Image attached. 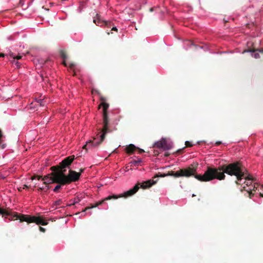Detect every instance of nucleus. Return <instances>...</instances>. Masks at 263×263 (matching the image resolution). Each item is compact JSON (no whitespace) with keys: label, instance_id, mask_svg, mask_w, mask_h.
Listing matches in <instances>:
<instances>
[{"label":"nucleus","instance_id":"nucleus-1","mask_svg":"<svg viewBox=\"0 0 263 263\" xmlns=\"http://www.w3.org/2000/svg\"><path fill=\"white\" fill-rule=\"evenodd\" d=\"M225 173L230 176H236V184H240L239 182L242 178L245 179L244 183L246 187H250L253 184L254 178L248 174L245 167L239 161L220 165L217 168L208 167L203 175L196 176L195 178L201 182H208L215 179L221 180L225 179Z\"/></svg>","mask_w":263,"mask_h":263},{"label":"nucleus","instance_id":"nucleus-2","mask_svg":"<svg viewBox=\"0 0 263 263\" xmlns=\"http://www.w3.org/2000/svg\"><path fill=\"white\" fill-rule=\"evenodd\" d=\"M74 159V156L71 155L63 159L59 165L50 167V170L52 171L51 175L53 176L50 179L52 180V182H56V183L61 184H66L79 180L81 176V173H78L75 171L69 170L68 175H65L66 168H69Z\"/></svg>","mask_w":263,"mask_h":263},{"label":"nucleus","instance_id":"nucleus-3","mask_svg":"<svg viewBox=\"0 0 263 263\" xmlns=\"http://www.w3.org/2000/svg\"><path fill=\"white\" fill-rule=\"evenodd\" d=\"M157 180H149L146 181L142 182V183H137L136 184L132 189L129 190L123 193V194H121L119 195H112L111 196H108V197L105 198L101 201H98L96 202L95 204H91L90 206H87L83 210H82V212H85L88 210L97 207L100 205H101L103 203H104L105 201L111 200V199H117L119 198L124 197L127 198L130 197L134 194H135L141 187L142 189H146L151 186L152 185L155 184L157 182Z\"/></svg>","mask_w":263,"mask_h":263},{"label":"nucleus","instance_id":"nucleus-4","mask_svg":"<svg viewBox=\"0 0 263 263\" xmlns=\"http://www.w3.org/2000/svg\"><path fill=\"white\" fill-rule=\"evenodd\" d=\"M0 214L3 215V216H11V218L12 219L13 217H16V219H19L21 222L26 221L28 223L33 222L35 223L36 224H41L43 226H46L48 224V222L44 219L42 216H31L29 215H17L15 214L12 217L11 212L1 208H0Z\"/></svg>","mask_w":263,"mask_h":263},{"label":"nucleus","instance_id":"nucleus-5","mask_svg":"<svg viewBox=\"0 0 263 263\" xmlns=\"http://www.w3.org/2000/svg\"><path fill=\"white\" fill-rule=\"evenodd\" d=\"M196 168L194 167L192 165L187 168L180 169L176 172L171 171L169 172L167 174L159 173L154 177V178H158L159 177H164L168 176H173L175 178L180 177H190L191 176H194L195 178L196 176L200 175V174H196Z\"/></svg>","mask_w":263,"mask_h":263},{"label":"nucleus","instance_id":"nucleus-6","mask_svg":"<svg viewBox=\"0 0 263 263\" xmlns=\"http://www.w3.org/2000/svg\"><path fill=\"white\" fill-rule=\"evenodd\" d=\"M101 100L102 101L101 104L99 105V108L101 106L103 107V128L102 129V133L101 134L100 137L101 138V140L103 141L105 138V135L107 133H109L111 130L108 128V123H109V119L107 115V110L109 107V104L106 103L105 101L106 100L105 98L104 97L101 98Z\"/></svg>","mask_w":263,"mask_h":263},{"label":"nucleus","instance_id":"nucleus-7","mask_svg":"<svg viewBox=\"0 0 263 263\" xmlns=\"http://www.w3.org/2000/svg\"><path fill=\"white\" fill-rule=\"evenodd\" d=\"M101 133L102 130L98 134V135L100 138V142L96 141L95 139H93V140H89L86 142V144L83 146V148L87 150L88 148H90V147H95L99 145L103 141L101 140V138L100 137Z\"/></svg>","mask_w":263,"mask_h":263},{"label":"nucleus","instance_id":"nucleus-8","mask_svg":"<svg viewBox=\"0 0 263 263\" xmlns=\"http://www.w3.org/2000/svg\"><path fill=\"white\" fill-rule=\"evenodd\" d=\"M93 22L95 24H96L97 26H102L103 25L105 26H109L111 24V22H107L105 21H103L101 19L100 16L97 14L96 17H95L93 18Z\"/></svg>","mask_w":263,"mask_h":263},{"label":"nucleus","instance_id":"nucleus-9","mask_svg":"<svg viewBox=\"0 0 263 263\" xmlns=\"http://www.w3.org/2000/svg\"><path fill=\"white\" fill-rule=\"evenodd\" d=\"M163 148L165 150L170 149L172 147L171 143H168L165 139H162Z\"/></svg>","mask_w":263,"mask_h":263},{"label":"nucleus","instance_id":"nucleus-10","mask_svg":"<svg viewBox=\"0 0 263 263\" xmlns=\"http://www.w3.org/2000/svg\"><path fill=\"white\" fill-rule=\"evenodd\" d=\"M137 149L134 144H129L126 147V152L128 154H132Z\"/></svg>","mask_w":263,"mask_h":263},{"label":"nucleus","instance_id":"nucleus-11","mask_svg":"<svg viewBox=\"0 0 263 263\" xmlns=\"http://www.w3.org/2000/svg\"><path fill=\"white\" fill-rule=\"evenodd\" d=\"M243 191H246L248 193V197L250 198H252V196H253L254 194L252 193V189H246V187L244 186L243 187V189L240 190L241 192H243Z\"/></svg>","mask_w":263,"mask_h":263},{"label":"nucleus","instance_id":"nucleus-12","mask_svg":"<svg viewBox=\"0 0 263 263\" xmlns=\"http://www.w3.org/2000/svg\"><path fill=\"white\" fill-rule=\"evenodd\" d=\"M256 51H259V52L263 53V48H249L247 50L244 51V52H255Z\"/></svg>","mask_w":263,"mask_h":263},{"label":"nucleus","instance_id":"nucleus-13","mask_svg":"<svg viewBox=\"0 0 263 263\" xmlns=\"http://www.w3.org/2000/svg\"><path fill=\"white\" fill-rule=\"evenodd\" d=\"M22 58V56L21 55H18L17 56H15V58H14V60H13L12 62L15 63V65H17V67H20L19 63L16 61V60H18L20 59H21Z\"/></svg>","mask_w":263,"mask_h":263},{"label":"nucleus","instance_id":"nucleus-14","mask_svg":"<svg viewBox=\"0 0 263 263\" xmlns=\"http://www.w3.org/2000/svg\"><path fill=\"white\" fill-rule=\"evenodd\" d=\"M36 102L40 106H44L46 102V100L44 99H38Z\"/></svg>","mask_w":263,"mask_h":263},{"label":"nucleus","instance_id":"nucleus-15","mask_svg":"<svg viewBox=\"0 0 263 263\" xmlns=\"http://www.w3.org/2000/svg\"><path fill=\"white\" fill-rule=\"evenodd\" d=\"M155 146L157 148H163V143H162V139L159 141L155 143Z\"/></svg>","mask_w":263,"mask_h":263},{"label":"nucleus","instance_id":"nucleus-16","mask_svg":"<svg viewBox=\"0 0 263 263\" xmlns=\"http://www.w3.org/2000/svg\"><path fill=\"white\" fill-rule=\"evenodd\" d=\"M60 56L62 57V59H63L64 60H66L67 58V54L66 52L64 50H61L60 51Z\"/></svg>","mask_w":263,"mask_h":263},{"label":"nucleus","instance_id":"nucleus-17","mask_svg":"<svg viewBox=\"0 0 263 263\" xmlns=\"http://www.w3.org/2000/svg\"><path fill=\"white\" fill-rule=\"evenodd\" d=\"M53 176L51 175V173L49 174H48L45 176H44L43 177H42V180L43 181H46L47 180H51V178Z\"/></svg>","mask_w":263,"mask_h":263},{"label":"nucleus","instance_id":"nucleus-18","mask_svg":"<svg viewBox=\"0 0 263 263\" xmlns=\"http://www.w3.org/2000/svg\"><path fill=\"white\" fill-rule=\"evenodd\" d=\"M59 184L57 185L54 189H53V191L54 192H58L59 190L61 188L62 185L61 184L58 183Z\"/></svg>","mask_w":263,"mask_h":263},{"label":"nucleus","instance_id":"nucleus-19","mask_svg":"<svg viewBox=\"0 0 263 263\" xmlns=\"http://www.w3.org/2000/svg\"><path fill=\"white\" fill-rule=\"evenodd\" d=\"M41 178L42 179V177L41 176H40V175H34V176H32L31 178V180H34L35 179H37L38 180H40Z\"/></svg>","mask_w":263,"mask_h":263},{"label":"nucleus","instance_id":"nucleus-20","mask_svg":"<svg viewBox=\"0 0 263 263\" xmlns=\"http://www.w3.org/2000/svg\"><path fill=\"white\" fill-rule=\"evenodd\" d=\"M80 201V200L79 199H78V198H74L73 202L71 203V204H69L68 205L70 206V205H74L76 203L79 202Z\"/></svg>","mask_w":263,"mask_h":263},{"label":"nucleus","instance_id":"nucleus-21","mask_svg":"<svg viewBox=\"0 0 263 263\" xmlns=\"http://www.w3.org/2000/svg\"><path fill=\"white\" fill-rule=\"evenodd\" d=\"M52 180H45V181H44V182L43 183L45 185H48L50 183H52Z\"/></svg>","mask_w":263,"mask_h":263},{"label":"nucleus","instance_id":"nucleus-22","mask_svg":"<svg viewBox=\"0 0 263 263\" xmlns=\"http://www.w3.org/2000/svg\"><path fill=\"white\" fill-rule=\"evenodd\" d=\"M61 203H62V200L59 199L54 202V204L57 205H59L61 204Z\"/></svg>","mask_w":263,"mask_h":263},{"label":"nucleus","instance_id":"nucleus-23","mask_svg":"<svg viewBox=\"0 0 263 263\" xmlns=\"http://www.w3.org/2000/svg\"><path fill=\"white\" fill-rule=\"evenodd\" d=\"M258 186V185L257 184L256 185L255 184H254L253 185H252L253 189H252V191L257 190Z\"/></svg>","mask_w":263,"mask_h":263},{"label":"nucleus","instance_id":"nucleus-24","mask_svg":"<svg viewBox=\"0 0 263 263\" xmlns=\"http://www.w3.org/2000/svg\"><path fill=\"white\" fill-rule=\"evenodd\" d=\"M185 144L186 147H192L193 145L189 141H186Z\"/></svg>","mask_w":263,"mask_h":263},{"label":"nucleus","instance_id":"nucleus-25","mask_svg":"<svg viewBox=\"0 0 263 263\" xmlns=\"http://www.w3.org/2000/svg\"><path fill=\"white\" fill-rule=\"evenodd\" d=\"M142 162V160H141V159H138V160H137V161H134L133 163H134L135 164H139V163H140V162Z\"/></svg>","mask_w":263,"mask_h":263},{"label":"nucleus","instance_id":"nucleus-26","mask_svg":"<svg viewBox=\"0 0 263 263\" xmlns=\"http://www.w3.org/2000/svg\"><path fill=\"white\" fill-rule=\"evenodd\" d=\"M254 57L255 58V59H258L260 58V55H259V54L258 53H254Z\"/></svg>","mask_w":263,"mask_h":263},{"label":"nucleus","instance_id":"nucleus-27","mask_svg":"<svg viewBox=\"0 0 263 263\" xmlns=\"http://www.w3.org/2000/svg\"><path fill=\"white\" fill-rule=\"evenodd\" d=\"M186 43L187 45H193L195 46L193 43L190 41H187Z\"/></svg>","mask_w":263,"mask_h":263},{"label":"nucleus","instance_id":"nucleus-28","mask_svg":"<svg viewBox=\"0 0 263 263\" xmlns=\"http://www.w3.org/2000/svg\"><path fill=\"white\" fill-rule=\"evenodd\" d=\"M9 55L10 57L13 58V60H14V58H15V55H14V53L13 52H10L9 53Z\"/></svg>","mask_w":263,"mask_h":263},{"label":"nucleus","instance_id":"nucleus-29","mask_svg":"<svg viewBox=\"0 0 263 263\" xmlns=\"http://www.w3.org/2000/svg\"><path fill=\"white\" fill-rule=\"evenodd\" d=\"M39 229L42 232H45V229L43 228V227H39Z\"/></svg>","mask_w":263,"mask_h":263},{"label":"nucleus","instance_id":"nucleus-30","mask_svg":"<svg viewBox=\"0 0 263 263\" xmlns=\"http://www.w3.org/2000/svg\"><path fill=\"white\" fill-rule=\"evenodd\" d=\"M137 149H138L139 153H140V154L144 152L143 149H140L139 148H137Z\"/></svg>","mask_w":263,"mask_h":263},{"label":"nucleus","instance_id":"nucleus-31","mask_svg":"<svg viewBox=\"0 0 263 263\" xmlns=\"http://www.w3.org/2000/svg\"><path fill=\"white\" fill-rule=\"evenodd\" d=\"M45 190V188H44V187H43V186H42V187H39V188H38V189H37V190H38L39 191H43V190Z\"/></svg>","mask_w":263,"mask_h":263},{"label":"nucleus","instance_id":"nucleus-32","mask_svg":"<svg viewBox=\"0 0 263 263\" xmlns=\"http://www.w3.org/2000/svg\"><path fill=\"white\" fill-rule=\"evenodd\" d=\"M45 189V191H47L49 189V186L48 185H46L45 187H44Z\"/></svg>","mask_w":263,"mask_h":263},{"label":"nucleus","instance_id":"nucleus-33","mask_svg":"<svg viewBox=\"0 0 263 263\" xmlns=\"http://www.w3.org/2000/svg\"><path fill=\"white\" fill-rule=\"evenodd\" d=\"M220 144H221V142H220V141H217V142L215 143V145H220Z\"/></svg>","mask_w":263,"mask_h":263},{"label":"nucleus","instance_id":"nucleus-34","mask_svg":"<svg viewBox=\"0 0 263 263\" xmlns=\"http://www.w3.org/2000/svg\"><path fill=\"white\" fill-rule=\"evenodd\" d=\"M26 188H29V186L27 185L26 184H24L23 187V189H26Z\"/></svg>","mask_w":263,"mask_h":263},{"label":"nucleus","instance_id":"nucleus-35","mask_svg":"<svg viewBox=\"0 0 263 263\" xmlns=\"http://www.w3.org/2000/svg\"><path fill=\"white\" fill-rule=\"evenodd\" d=\"M84 168H81L80 170V172L79 173H81V174L84 172Z\"/></svg>","mask_w":263,"mask_h":263},{"label":"nucleus","instance_id":"nucleus-36","mask_svg":"<svg viewBox=\"0 0 263 263\" xmlns=\"http://www.w3.org/2000/svg\"><path fill=\"white\" fill-rule=\"evenodd\" d=\"M111 30H113V31H117V29L116 27H113L112 29H111Z\"/></svg>","mask_w":263,"mask_h":263},{"label":"nucleus","instance_id":"nucleus-37","mask_svg":"<svg viewBox=\"0 0 263 263\" xmlns=\"http://www.w3.org/2000/svg\"><path fill=\"white\" fill-rule=\"evenodd\" d=\"M5 54L4 53H0V58L1 57H5Z\"/></svg>","mask_w":263,"mask_h":263},{"label":"nucleus","instance_id":"nucleus-38","mask_svg":"<svg viewBox=\"0 0 263 263\" xmlns=\"http://www.w3.org/2000/svg\"><path fill=\"white\" fill-rule=\"evenodd\" d=\"M2 137H3V135H2V131L0 129V138H2Z\"/></svg>","mask_w":263,"mask_h":263},{"label":"nucleus","instance_id":"nucleus-39","mask_svg":"<svg viewBox=\"0 0 263 263\" xmlns=\"http://www.w3.org/2000/svg\"><path fill=\"white\" fill-rule=\"evenodd\" d=\"M259 195L260 197H263V193H262L261 192L259 193Z\"/></svg>","mask_w":263,"mask_h":263},{"label":"nucleus","instance_id":"nucleus-40","mask_svg":"<svg viewBox=\"0 0 263 263\" xmlns=\"http://www.w3.org/2000/svg\"><path fill=\"white\" fill-rule=\"evenodd\" d=\"M182 151V149H180L177 151V153H179Z\"/></svg>","mask_w":263,"mask_h":263},{"label":"nucleus","instance_id":"nucleus-41","mask_svg":"<svg viewBox=\"0 0 263 263\" xmlns=\"http://www.w3.org/2000/svg\"><path fill=\"white\" fill-rule=\"evenodd\" d=\"M252 185H253V184L251 186H250V187H248V189H253Z\"/></svg>","mask_w":263,"mask_h":263},{"label":"nucleus","instance_id":"nucleus-42","mask_svg":"<svg viewBox=\"0 0 263 263\" xmlns=\"http://www.w3.org/2000/svg\"><path fill=\"white\" fill-rule=\"evenodd\" d=\"M63 64L65 65V66H66V62L65 61H63Z\"/></svg>","mask_w":263,"mask_h":263},{"label":"nucleus","instance_id":"nucleus-43","mask_svg":"<svg viewBox=\"0 0 263 263\" xmlns=\"http://www.w3.org/2000/svg\"><path fill=\"white\" fill-rule=\"evenodd\" d=\"M18 191L21 192L22 191V189L21 187H20L19 189H18Z\"/></svg>","mask_w":263,"mask_h":263},{"label":"nucleus","instance_id":"nucleus-44","mask_svg":"<svg viewBox=\"0 0 263 263\" xmlns=\"http://www.w3.org/2000/svg\"><path fill=\"white\" fill-rule=\"evenodd\" d=\"M49 61H50L49 60H47V61H45V63H47L48 62H49Z\"/></svg>","mask_w":263,"mask_h":263},{"label":"nucleus","instance_id":"nucleus-45","mask_svg":"<svg viewBox=\"0 0 263 263\" xmlns=\"http://www.w3.org/2000/svg\"><path fill=\"white\" fill-rule=\"evenodd\" d=\"M80 214V212L76 213L77 215Z\"/></svg>","mask_w":263,"mask_h":263},{"label":"nucleus","instance_id":"nucleus-46","mask_svg":"<svg viewBox=\"0 0 263 263\" xmlns=\"http://www.w3.org/2000/svg\"><path fill=\"white\" fill-rule=\"evenodd\" d=\"M1 139V138H0V140Z\"/></svg>","mask_w":263,"mask_h":263}]
</instances>
